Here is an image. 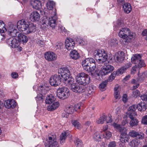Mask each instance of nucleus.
Returning <instances> with one entry per match:
<instances>
[{"label":"nucleus","mask_w":147,"mask_h":147,"mask_svg":"<svg viewBox=\"0 0 147 147\" xmlns=\"http://www.w3.org/2000/svg\"><path fill=\"white\" fill-rule=\"evenodd\" d=\"M16 28L26 34L34 32L36 30V26L33 23H30L27 21L22 20L17 22L16 26L15 25H11L9 26L7 29L8 34L11 36H16L17 33Z\"/></svg>","instance_id":"obj_1"},{"label":"nucleus","mask_w":147,"mask_h":147,"mask_svg":"<svg viewBox=\"0 0 147 147\" xmlns=\"http://www.w3.org/2000/svg\"><path fill=\"white\" fill-rule=\"evenodd\" d=\"M53 13L49 18L48 17L50 15H44V19L42 20V27H45L46 28L49 26L52 29H53L56 27V21L57 19V17L55 12H53Z\"/></svg>","instance_id":"obj_2"},{"label":"nucleus","mask_w":147,"mask_h":147,"mask_svg":"<svg viewBox=\"0 0 147 147\" xmlns=\"http://www.w3.org/2000/svg\"><path fill=\"white\" fill-rule=\"evenodd\" d=\"M82 64L83 69L88 72L93 71L96 68L95 61L92 58H88L83 60Z\"/></svg>","instance_id":"obj_3"},{"label":"nucleus","mask_w":147,"mask_h":147,"mask_svg":"<svg viewBox=\"0 0 147 147\" xmlns=\"http://www.w3.org/2000/svg\"><path fill=\"white\" fill-rule=\"evenodd\" d=\"M93 57L100 63H102L107 59L108 55L105 51L102 49H97L93 52Z\"/></svg>","instance_id":"obj_4"},{"label":"nucleus","mask_w":147,"mask_h":147,"mask_svg":"<svg viewBox=\"0 0 147 147\" xmlns=\"http://www.w3.org/2000/svg\"><path fill=\"white\" fill-rule=\"evenodd\" d=\"M119 36L120 38L125 39V42H128L130 41L135 36L134 34L131 32L130 30L127 28L121 29L119 33Z\"/></svg>","instance_id":"obj_5"},{"label":"nucleus","mask_w":147,"mask_h":147,"mask_svg":"<svg viewBox=\"0 0 147 147\" xmlns=\"http://www.w3.org/2000/svg\"><path fill=\"white\" fill-rule=\"evenodd\" d=\"M76 78V82L79 84L86 86L90 82V76L88 74L84 72L78 74Z\"/></svg>","instance_id":"obj_6"},{"label":"nucleus","mask_w":147,"mask_h":147,"mask_svg":"<svg viewBox=\"0 0 147 147\" xmlns=\"http://www.w3.org/2000/svg\"><path fill=\"white\" fill-rule=\"evenodd\" d=\"M69 90L66 87L59 88L57 90V96L60 98L65 99L67 97Z\"/></svg>","instance_id":"obj_7"},{"label":"nucleus","mask_w":147,"mask_h":147,"mask_svg":"<svg viewBox=\"0 0 147 147\" xmlns=\"http://www.w3.org/2000/svg\"><path fill=\"white\" fill-rule=\"evenodd\" d=\"M59 75H61L63 80H66L69 76H70L71 72L67 68L63 67L60 68L58 70Z\"/></svg>","instance_id":"obj_8"},{"label":"nucleus","mask_w":147,"mask_h":147,"mask_svg":"<svg viewBox=\"0 0 147 147\" xmlns=\"http://www.w3.org/2000/svg\"><path fill=\"white\" fill-rule=\"evenodd\" d=\"M114 67L110 65L103 66L100 71V73L102 76L106 75L111 72L114 69Z\"/></svg>","instance_id":"obj_9"},{"label":"nucleus","mask_w":147,"mask_h":147,"mask_svg":"<svg viewBox=\"0 0 147 147\" xmlns=\"http://www.w3.org/2000/svg\"><path fill=\"white\" fill-rule=\"evenodd\" d=\"M58 144L55 136H52L49 137L48 139L45 142V145L46 147H52Z\"/></svg>","instance_id":"obj_10"},{"label":"nucleus","mask_w":147,"mask_h":147,"mask_svg":"<svg viewBox=\"0 0 147 147\" xmlns=\"http://www.w3.org/2000/svg\"><path fill=\"white\" fill-rule=\"evenodd\" d=\"M44 87L41 86V87L38 88V91H40V94H38L36 98V99L37 103L40 104L42 103L43 101V97L42 94H45L47 92V90L43 89Z\"/></svg>","instance_id":"obj_11"},{"label":"nucleus","mask_w":147,"mask_h":147,"mask_svg":"<svg viewBox=\"0 0 147 147\" xmlns=\"http://www.w3.org/2000/svg\"><path fill=\"white\" fill-rule=\"evenodd\" d=\"M61 77L60 75H55L51 76L50 79V83L51 85L56 86L60 84Z\"/></svg>","instance_id":"obj_12"},{"label":"nucleus","mask_w":147,"mask_h":147,"mask_svg":"<svg viewBox=\"0 0 147 147\" xmlns=\"http://www.w3.org/2000/svg\"><path fill=\"white\" fill-rule=\"evenodd\" d=\"M129 136L131 137L136 138L137 139H142L144 138V134L141 132H138L135 130L130 131L129 133Z\"/></svg>","instance_id":"obj_13"},{"label":"nucleus","mask_w":147,"mask_h":147,"mask_svg":"<svg viewBox=\"0 0 147 147\" xmlns=\"http://www.w3.org/2000/svg\"><path fill=\"white\" fill-rule=\"evenodd\" d=\"M71 90L76 93H81L84 92L85 91V89L83 87L76 83L71 86Z\"/></svg>","instance_id":"obj_14"},{"label":"nucleus","mask_w":147,"mask_h":147,"mask_svg":"<svg viewBox=\"0 0 147 147\" xmlns=\"http://www.w3.org/2000/svg\"><path fill=\"white\" fill-rule=\"evenodd\" d=\"M45 58L49 61H52L55 60L57 58L56 54L52 52H46L44 54Z\"/></svg>","instance_id":"obj_15"},{"label":"nucleus","mask_w":147,"mask_h":147,"mask_svg":"<svg viewBox=\"0 0 147 147\" xmlns=\"http://www.w3.org/2000/svg\"><path fill=\"white\" fill-rule=\"evenodd\" d=\"M54 3L53 1H48L46 4V6L48 9L44 11V15H50V13L51 14H53V12L54 11H53L52 9L54 8ZM54 11L55 12V11Z\"/></svg>","instance_id":"obj_16"},{"label":"nucleus","mask_w":147,"mask_h":147,"mask_svg":"<svg viewBox=\"0 0 147 147\" xmlns=\"http://www.w3.org/2000/svg\"><path fill=\"white\" fill-rule=\"evenodd\" d=\"M7 43L11 47L15 48H18L19 45L18 40L14 38L11 37L8 39Z\"/></svg>","instance_id":"obj_17"},{"label":"nucleus","mask_w":147,"mask_h":147,"mask_svg":"<svg viewBox=\"0 0 147 147\" xmlns=\"http://www.w3.org/2000/svg\"><path fill=\"white\" fill-rule=\"evenodd\" d=\"M65 45L66 49L70 50L74 48L75 45V42L73 39L68 38L65 40Z\"/></svg>","instance_id":"obj_18"},{"label":"nucleus","mask_w":147,"mask_h":147,"mask_svg":"<svg viewBox=\"0 0 147 147\" xmlns=\"http://www.w3.org/2000/svg\"><path fill=\"white\" fill-rule=\"evenodd\" d=\"M40 17V15L38 12L34 11L30 13L29 19L32 22H36L39 20Z\"/></svg>","instance_id":"obj_19"},{"label":"nucleus","mask_w":147,"mask_h":147,"mask_svg":"<svg viewBox=\"0 0 147 147\" xmlns=\"http://www.w3.org/2000/svg\"><path fill=\"white\" fill-rule=\"evenodd\" d=\"M114 58L117 62H121L124 59V53L122 52L116 53L114 56Z\"/></svg>","instance_id":"obj_20"},{"label":"nucleus","mask_w":147,"mask_h":147,"mask_svg":"<svg viewBox=\"0 0 147 147\" xmlns=\"http://www.w3.org/2000/svg\"><path fill=\"white\" fill-rule=\"evenodd\" d=\"M4 104L6 108L13 109L16 107V103L13 100H8L5 101Z\"/></svg>","instance_id":"obj_21"},{"label":"nucleus","mask_w":147,"mask_h":147,"mask_svg":"<svg viewBox=\"0 0 147 147\" xmlns=\"http://www.w3.org/2000/svg\"><path fill=\"white\" fill-rule=\"evenodd\" d=\"M59 103L57 101L53 102L49 104L47 107L48 111H53L57 109L59 106Z\"/></svg>","instance_id":"obj_22"},{"label":"nucleus","mask_w":147,"mask_h":147,"mask_svg":"<svg viewBox=\"0 0 147 147\" xmlns=\"http://www.w3.org/2000/svg\"><path fill=\"white\" fill-rule=\"evenodd\" d=\"M120 136V140L121 142L123 144L126 142L128 141L129 140V136L127 134V133L125 131L122 132ZM124 144H123V146Z\"/></svg>","instance_id":"obj_23"},{"label":"nucleus","mask_w":147,"mask_h":147,"mask_svg":"<svg viewBox=\"0 0 147 147\" xmlns=\"http://www.w3.org/2000/svg\"><path fill=\"white\" fill-rule=\"evenodd\" d=\"M30 4L33 8L38 9L41 7V3L39 0H30Z\"/></svg>","instance_id":"obj_24"},{"label":"nucleus","mask_w":147,"mask_h":147,"mask_svg":"<svg viewBox=\"0 0 147 147\" xmlns=\"http://www.w3.org/2000/svg\"><path fill=\"white\" fill-rule=\"evenodd\" d=\"M128 116L131 120L129 123L130 125L132 127L137 125L138 124V121L134 118L136 115H133L130 114Z\"/></svg>","instance_id":"obj_25"},{"label":"nucleus","mask_w":147,"mask_h":147,"mask_svg":"<svg viewBox=\"0 0 147 147\" xmlns=\"http://www.w3.org/2000/svg\"><path fill=\"white\" fill-rule=\"evenodd\" d=\"M120 88L119 86L117 85L115 86L114 88V95L115 98L116 99H119L120 98Z\"/></svg>","instance_id":"obj_26"},{"label":"nucleus","mask_w":147,"mask_h":147,"mask_svg":"<svg viewBox=\"0 0 147 147\" xmlns=\"http://www.w3.org/2000/svg\"><path fill=\"white\" fill-rule=\"evenodd\" d=\"M69 132L64 131L62 133L60 136V140L61 144L63 143L66 139L69 136Z\"/></svg>","instance_id":"obj_27"},{"label":"nucleus","mask_w":147,"mask_h":147,"mask_svg":"<svg viewBox=\"0 0 147 147\" xmlns=\"http://www.w3.org/2000/svg\"><path fill=\"white\" fill-rule=\"evenodd\" d=\"M137 108V106L135 105H133L130 107L128 109V115H129L131 114L133 115H137V114L135 112Z\"/></svg>","instance_id":"obj_28"},{"label":"nucleus","mask_w":147,"mask_h":147,"mask_svg":"<svg viewBox=\"0 0 147 147\" xmlns=\"http://www.w3.org/2000/svg\"><path fill=\"white\" fill-rule=\"evenodd\" d=\"M141 56L138 54H136L133 55L131 58V61L133 63L137 65L139 60L141 59Z\"/></svg>","instance_id":"obj_29"},{"label":"nucleus","mask_w":147,"mask_h":147,"mask_svg":"<svg viewBox=\"0 0 147 147\" xmlns=\"http://www.w3.org/2000/svg\"><path fill=\"white\" fill-rule=\"evenodd\" d=\"M70 57L72 59L76 60L80 57L79 53L75 50L71 51L69 54Z\"/></svg>","instance_id":"obj_30"},{"label":"nucleus","mask_w":147,"mask_h":147,"mask_svg":"<svg viewBox=\"0 0 147 147\" xmlns=\"http://www.w3.org/2000/svg\"><path fill=\"white\" fill-rule=\"evenodd\" d=\"M123 8L124 11L127 13H129L131 10V6L128 3L124 4L123 6Z\"/></svg>","instance_id":"obj_31"},{"label":"nucleus","mask_w":147,"mask_h":147,"mask_svg":"<svg viewBox=\"0 0 147 147\" xmlns=\"http://www.w3.org/2000/svg\"><path fill=\"white\" fill-rule=\"evenodd\" d=\"M18 41L19 42L23 43L26 42L28 40L27 37L25 35L20 34L18 35Z\"/></svg>","instance_id":"obj_32"},{"label":"nucleus","mask_w":147,"mask_h":147,"mask_svg":"<svg viewBox=\"0 0 147 147\" xmlns=\"http://www.w3.org/2000/svg\"><path fill=\"white\" fill-rule=\"evenodd\" d=\"M55 98L53 96L52 94H50L47 96L45 101L46 104H49L53 102H55Z\"/></svg>","instance_id":"obj_33"},{"label":"nucleus","mask_w":147,"mask_h":147,"mask_svg":"<svg viewBox=\"0 0 147 147\" xmlns=\"http://www.w3.org/2000/svg\"><path fill=\"white\" fill-rule=\"evenodd\" d=\"M75 105H68L66 107V109H65V111L68 114H71L75 110Z\"/></svg>","instance_id":"obj_34"},{"label":"nucleus","mask_w":147,"mask_h":147,"mask_svg":"<svg viewBox=\"0 0 147 147\" xmlns=\"http://www.w3.org/2000/svg\"><path fill=\"white\" fill-rule=\"evenodd\" d=\"M146 105L145 103L141 102L137 105V108L140 111H144L146 109Z\"/></svg>","instance_id":"obj_35"},{"label":"nucleus","mask_w":147,"mask_h":147,"mask_svg":"<svg viewBox=\"0 0 147 147\" xmlns=\"http://www.w3.org/2000/svg\"><path fill=\"white\" fill-rule=\"evenodd\" d=\"M118 43V42L116 39L110 40L109 41V46L111 47L116 46Z\"/></svg>","instance_id":"obj_36"},{"label":"nucleus","mask_w":147,"mask_h":147,"mask_svg":"<svg viewBox=\"0 0 147 147\" xmlns=\"http://www.w3.org/2000/svg\"><path fill=\"white\" fill-rule=\"evenodd\" d=\"M70 76H69L68 78H67L66 80H63V81L65 82V83L69 85L71 84V86L73 84H75V83H74V79L71 77H69Z\"/></svg>","instance_id":"obj_37"},{"label":"nucleus","mask_w":147,"mask_h":147,"mask_svg":"<svg viewBox=\"0 0 147 147\" xmlns=\"http://www.w3.org/2000/svg\"><path fill=\"white\" fill-rule=\"evenodd\" d=\"M113 125L115 128L120 132H121L123 130V128L121 126V125L120 124H118L114 123H113Z\"/></svg>","instance_id":"obj_38"},{"label":"nucleus","mask_w":147,"mask_h":147,"mask_svg":"<svg viewBox=\"0 0 147 147\" xmlns=\"http://www.w3.org/2000/svg\"><path fill=\"white\" fill-rule=\"evenodd\" d=\"M93 138L95 141H99L101 138V136L99 132H97L94 134Z\"/></svg>","instance_id":"obj_39"},{"label":"nucleus","mask_w":147,"mask_h":147,"mask_svg":"<svg viewBox=\"0 0 147 147\" xmlns=\"http://www.w3.org/2000/svg\"><path fill=\"white\" fill-rule=\"evenodd\" d=\"M106 116L105 115H103L100 117L99 119L97 120L96 122L98 124H103L104 123V121L106 120Z\"/></svg>","instance_id":"obj_40"},{"label":"nucleus","mask_w":147,"mask_h":147,"mask_svg":"<svg viewBox=\"0 0 147 147\" xmlns=\"http://www.w3.org/2000/svg\"><path fill=\"white\" fill-rule=\"evenodd\" d=\"M139 142L136 140H132L129 143V145L132 147H138Z\"/></svg>","instance_id":"obj_41"},{"label":"nucleus","mask_w":147,"mask_h":147,"mask_svg":"<svg viewBox=\"0 0 147 147\" xmlns=\"http://www.w3.org/2000/svg\"><path fill=\"white\" fill-rule=\"evenodd\" d=\"M72 123L75 127L78 129H79L81 127V125L76 120L73 121Z\"/></svg>","instance_id":"obj_42"},{"label":"nucleus","mask_w":147,"mask_h":147,"mask_svg":"<svg viewBox=\"0 0 147 147\" xmlns=\"http://www.w3.org/2000/svg\"><path fill=\"white\" fill-rule=\"evenodd\" d=\"M75 145L77 147H82L83 144L82 141L79 139H77L74 142Z\"/></svg>","instance_id":"obj_43"},{"label":"nucleus","mask_w":147,"mask_h":147,"mask_svg":"<svg viewBox=\"0 0 147 147\" xmlns=\"http://www.w3.org/2000/svg\"><path fill=\"white\" fill-rule=\"evenodd\" d=\"M137 65L139 67L141 68L145 66V64L144 61L140 59Z\"/></svg>","instance_id":"obj_44"},{"label":"nucleus","mask_w":147,"mask_h":147,"mask_svg":"<svg viewBox=\"0 0 147 147\" xmlns=\"http://www.w3.org/2000/svg\"><path fill=\"white\" fill-rule=\"evenodd\" d=\"M116 75V73L115 71L113 72L109 76L108 81L110 82L112 81L115 78Z\"/></svg>","instance_id":"obj_45"},{"label":"nucleus","mask_w":147,"mask_h":147,"mask_svg":"<svg viewBox=\"0 0 147 147\" xmlns=\"http://www.w3.org/2000/svg\"><path fill=\"white\" fill-rule=\"evenodd\" d=\"M125 70L126 69H125L124 67H123V68H121L118 69L117 71L115 72L116 73L117 75L118 76L119 74H123Z\"/></svg>","instance_id":"obj_46"},{"label":"nucleus","mask_w":147,"mask_h":147,"mask_svg":"<svg viewBox=\"0 0 147 147\" xmlns=\"http://www.w3.org/2000/svg\"><path fill=\"white\" fill-rule=\"evenodd\" d=\"M107 84V82L105 81L100 84L99 87L101 89H103L106 87Z\"/></svg>","instance_id":"obj_47"},{"label":"nucleus","mask_w":147,"mask_h":147,"mask_svg":"<svg viewBox=\"0 0 147 147\" xmlns=\"http://www.w3.org/2000/svg\"><path fill=\"white\" fill-rule=\"evenodd\" d=\"M63 47V44L62 42H59L55 46V48L56 49H62Z\"/></svg>","instance_id":"obj_48"},{"label":"nucleus","mask_w":147,"mask_h":147,"mask_svg":"<svg viewBox=\"0 0 147 147\" xmlns=\"http://www.w3.org/2000/svg\"><path fill=\"white\" fill-rule=\"evenodd\" d=\"M139 91L137 90H136L133 91L132 96L134 98H136L139 95Z\"/></svg>","instance_id":"obj_49"},{"label":"nucleus","mask_w":147,"mask_h":147,"mask_svg":"<svg viewBox=\"0 0 147 147\" xmlns=\"http://www.w3.org/2000/svg\"><path fill=\"white\" fill-rule=\"evenodd\" d=\"M112 119H111V115H109L108 116H106V121L107 123H111L112 121Z\"/></svg>","instance_id":"obj_50"},{"label":"nucleus","mask_w":147,"mask_h":147,"mask_svg":"<svg viewBox=\"0 0 147 147\" xmlns=\"http://www.w3.org/2000/svg\"><path fill=\"white\" fill-rule=\"evenodd\" d=\"M137 65H136L132 67L131 72V74H134L136 73L137 69Z\"/></svg>","instance_id":"obj_51"},{"label":"nucleus","mask_w":147,"mask_h":147,"mask_svg":"<svg viewBox=\"0 0 147 147\" xmlns=\"http://www.w3.org/2000/svg\"><path fill=\"white\" fill-rule=\"evenodd\" d=\"M142 122L144 124L147 125V115H146L142 117Z\"/></svg>","instance_id":"obj_52"},{"label":"nucleus","mask_w":147,"mask_h":147,"mask_svg":"<svg viewBox=\"0 0 147 147\" xmlns=\"http://www.w3.org/2000/svg\"><path fill=\"white\" fill-rule=\"evenodd\" d=\"M112 136L111 133L109 131H107L106 132L105 137L107 139H109Z\"/></svg>","instance_id":"obj_53"},{"label":"nucleus","mask_w":147,"mask_h":147,"mask_svg":"<svg viewBox=\"0 0 147 147\" xmlns=\"http://www.w3.org/2000/svg\"><path fill=\"white\" fill-rule=\"evenodd\" d=\"M142 100L144 101L147 100V92H146L143 95H142L141 97Z\"/></svg>","instance_id":"obj_54"},{"label":"nucleus","mask_w":147,"mask_h":147,"mask_svg":"<svg viewBox=\"0 0 147 147\" xmlns=\"http://www.w3.org/2000/svg\"><path fill=\"white\" fill-rule=\"evenodd\" d=\"M116 146V143L114 142H110L108 145L109 147H115Z\"/></svg>","instance_id":"obj_55"},{"label":"nucleus","mask_w":147,"mask_h":147,"mask_svg":"<svg viewBox=\"0 0 147 147\" xmlns=\"http://www.w3.org/2000/svg\"><path fill=\"white\" fill-rule=\"evenodd\" d=\"M45 42L43 41L39 40L38 41L37 44L41 47H42L44 44Z\"/></svg>","instance_id":"obj_56"},{"label":"nucleus","mask_w":147,"mask_h":147,"mask_svg":"<svg viewBox=\"0 0 147 147\" xmlns=\"http://www.w3.org/2000/svg\"><path fill=\"white\" fill-rule=\"evenodd\" d=\"M93 92V90L92 88H89V89H88V94H89V95L87 94V92H87L86 94H87V96H89V95L91 94H92Z\"/></svg>","instance_id":"obj_57"},{"label":"nucleus","mask_w":147,"mask_h":147,"mask_svg":"<svg viewBox=\"0 0 147 147\" xmlns=\"http://www.w3.org/2000/svg\"><path fill=\"white\" fill-rule=\"evenodd\" d=\"M127 96L126 94H124L122 100L125 103L127 101Z\"/></svg>","instance_id":"obj_58"},{"label":"nucleus","mask_w":147,"mask_h":147,"mask_svg":"<svg viewBox=\"0 0 147 147\" xmlns=\"http://www.w3.org/2000/svg\"><path fill=\"white\" fill-rule=\"evenodd\" d=\"M144 79V78L142 76V75L138 76V81L140 82H142Z\"/></svg>","instance_id":"obj_59"},{"label":"nucleus","mask_w":147,"mask_h":147,"mask_svg":"<svg viewBox=\"0 0 147 147\" xmlns=\"http://www.w3.org/2000/svg\"><path fill=\"white\" fill-rule=\"evenodd\" d=\"M80 45H83L86 44L87 42L85 40L81 39L80 41Z\"/></svg>","instance_id":"obj_60"},{"label":"nucleus","mask_w":147,"mask_h":147,"mask_svg":"<svg viewBox=\"0 0 147 147\" xmlns=\"http://www.w3.org/2000/svg\"><path fill=\"white\" fill-rule=\"evenodd\" d=\"M11 76L13 78H16L18 77V75L17 73L15 72H13L11 73Z\"/></svg>","instance_id":"obj_61"},{"label":"nucleus","mask_w":147,"mask_h":147,"mask_svg":"<svg viewBox=\"0 0 147 147\" xmlns=\"http://www.w3.org/2000/svg\"><path fill=\"white\" fill-rule=\"evenodd\" d=\"M6 30V28L4 26H3V28H2V29L0 28V33L1 34V35L3 36V35H2L1 33L5 32Z\"/></svg>","instance_id":"obj_62"},{"label":"nucleus","mask_w":147,"mask_h":147,"mask_svg":"<svg viewBox=\"0 0 147 147\" xmlns=\"http://www.w3.org/2000/svg\"><path fill=\"white\" fill-rule=\"evenodd\" d=\"M132 65V64L131 62H129L127 63L126 65L124 67V68L125 69H127L131 67Z\"/></svg>","instance_id":"obj_63"},{"label":"nucleus","mask_w":147,"mask_h":147,"mask_svg":"<svg viewBox=\"0 0 147 147\" xmlns=\"http://www.w3.org/2000/svg\"><path fill=\"white\" fill-rule=\"evenodd\" d=\"M117 3L120 5H123L124 3V0H117Z\"/></svg>","instance_id":"obj_64"}]
</instances>
